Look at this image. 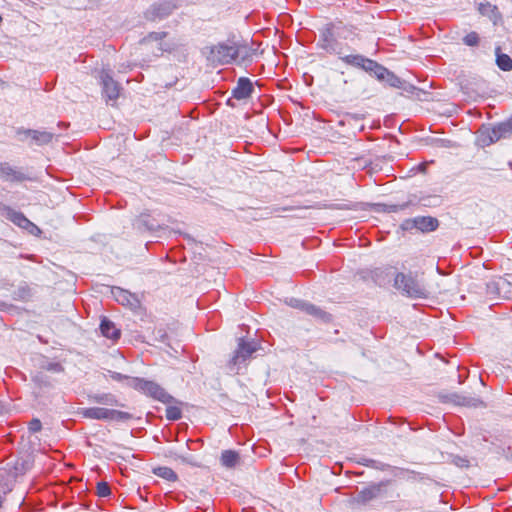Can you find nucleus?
<instances>
[{"label": "nucleus", "instance_id": "nucleus-1", "mask_svg": "<svg viewBox=\"0 0 512 512\" xmlns=\"http://www.w3.org/2000/svg\"><path fill=\"white\" fill-rule=\"evenodd\" d=\"M77 413L83 418L95 420L121 422L131 419V414L128 412L103 407L81 408Z\"/></svg>", "mask_w": 512, "mask_h": 512}, {"label": "nucleus", "instance_id": "nucleus-2", "mask_svg": "<svg viewBox=\"0 0 512 512\" xmlns=\"http://www.w3.org/2000/svg\"><path fill=\"white\" fill-rule=\"evenodd\" d=\"M0 215L19 228L26 230L31 235L39 236L42 232L41 229L31 222L22 212L16 211L10 206L0 205Z\"/></svg>", "mask_w": 512, "mask_h": 512}, {"label": "nucleus", "instance_id": "nucleus-3", "mask_svg": "<svg viewBox=\"0 0 512 512\" xmlns=\"http://www.w3.org/2000/svg\"><path fill=\"white\" fill-rule=\"evenodd\" d=\"M133 387L163 403H169L172 400V397L160 385L153 381L134 378Z\"/></svg>", "mask_w": 512, "mask_h": 512}, {"label": "nucleus", "instance_id": "nucleus-4", "mask_svg": "<svg viewBox=\"0 0 512 512\" xmlns=\"http://www.w3.org/2000/svg\"><path fill=\"white\" fill-rule=\"evenodd\" d=\"M395 287L411 297L420 298L426 295L424 287L412 276L398 273L394 280Z\"/></svg>", "mask_w": 512, "mask_h": 512}, {"label": "nucleus", "instance_id": "nucleus-5", "mask_svg": "<svg viewBox=\"0 0 512 512\" xmlns=\"http://www.w3.org/2000/svg\"><path fill=\"white\" fill-rule=\"evenodd\" d=\"M340 57V59L348 64V65H352V66H355V67H361L365 70H373L374 68L376 69V73L378 75L379 78H383L384 77V74L387 73V70L378 65L375 61L373 60H370V59H366L365 57H363L362 55H346V56H342L341 55H338Z\"/></svg>", "mask_w": 512, "mask_h": 512}, {"label": "nucleus", "instance_id": "nucleus-6", "mask_svg": "<svg viewBox=\"0 0 512 512\" xmlns=\"http://www.w3.org/2000/svg\"><path fill=\"white\" fill-rule=\"evenodd\" d=\"M238 48L234 45L219 44L211 49L213 61L229 64L238 57Z\"/></svg>", "mask_w": 512, "mask_h": 512}, {"label": "nucleus", "instance_id": "nucleus-7", "mask_svg": "<svg viewBox=\"0 0 512 512\" xmlns=\"http://www.w3.org/2000/svg\"><path fill=\"white\" fill-rule=\"evenodd\" d=\"M100 80L104 97L110 101H115L118 99L121 87L118 82L112 78L110 73L102 70L100 74Z\"/></svg>", "mask_w": 512, "mask_h": 512}, {"label": "nucleus", "instance_id": "nucleus-8", "mask_svg": "<svg viewBox=\"0 0 512 512\" xmlns=\"http://www.w3.org/2000/svg\"><path fill=\"white\" fill-rule=\"evenodd\" d=\"M318 45L329 54L341 55V47L329 28L322 32Z\"/></svg>", "mask_w": 512, "mask_h": 512}, {"label": "nucleus", "instance_id": "nucleus-9", "mask_svg": "<svg viewBox=\"0 0 512 512\" xmlns=\"http://www.w3.org/2000/svg\"><path fill=\"white\" fill-rule=\"evenodd\" d=\"M512 134V119L505 122H501L487 131L489 138L488 144L499 141L502 138H506Z\"/></svg>", "mask_w": 512, "mask_h": 512}, {"label": "nucleus", "instance_id": "nucleus-10", "mask_svg": "<svg viewBox=\"0 0 512 512\" xmlns=\"http://www.w3.org/2000/svg\"><path fill=\"white\" fill-rule=\"evenodd\" d=\"M254 91L253 84L250 79L241 77L235 88L232 90V96L237 100L249 98Z\"/></svg>", "mask_w": 512, "mask_h": 512}, {"label": "nucleus", "instance_id": "nucleus-11", "mask_svg": "<svg viewBox=\"0 0 512 512\" xmlns=\"http://www.w3.org/2000/svg\"><path fill=\"white\" fill-rule=\"evenodd\" d=\"M256 350H257V347L254 342H246L243 339H240L238 348H237L235 355L232 359L233 363L238 364L241 361H245Z\"/></svg>", "mask_w": 512, "mask_h": 512}, {"label": "nucleus", "instance_id": "nucleus-12", "mask_svg": "<svg viewBox=\"0 0 512 512\" xmlns=\"http://www.w3.org/2000/svg\"><path fill=\"white\" fill-rule=\"evenodd\" d=\"M0 179L10 182H20L26 176L8 163H0Z\"/></svg>", "mask_w": 512, "mask_h": 512}, {"label": "nucleus", "instance_id": "nucleus-13", "mask_svg": "<svg viewBox=\"0 0 512 512\" xmlns=\"http://www.w3.org/2000/svg\"><path fill=\"white\" fill-rule=\"evenodd\" d=\"M100 330L103 336L112 340H117L121 334L115 324L106 317L101 321Z\"/></svg>", "mask_w": 512, "mask_h": 512}, {"label": "nucleus", "instance_id": "nucleus-14", "mask_svg": "<svg viewBox=\"0 0 512 512\" xmlns=\"http://www.w3.org/2000/svg\"><path fill=\"white\" fill-rule=\"evenodd\" d=\"M222 466L226 468H234L239 464V454L234 450H224L220 458Z\"/></svg>", "mask_w": 512, "mask_h": 512}, {"label": "nucleus", "instance_id": "nucleus-15", "mask_svg": "<svg viewBox=\"0 0 512 512\" xmlns=\"http://www.w3.org/2000/svg\"><path fill=\"white\" fill-rule=\"evenodd\" d=\"M416 224L417 230L429 232L438 227V220L433 217H416Z\"/></svg>", "mask_w": 512, "mask_h": 512}, {"label": "nucleus", "instance_id": "nucleus-16", "mask_svg": "<svg viewBox=\"0 0 512 512\" xmlns=\"http://www.w3.org/2000/svg\"><path fill=\"white\" fill-rule=\"evenodd\" d=\"M25 133L30 136L36 144L43 145L51 142L53 139V133L47 131H38V130H27Z\"/></svg>", "mask_w": 512, "mask_h": 512}, {"label": "nucleus", "instance_id": "nucleus-17", "mask_svg": "<svg viewBox=\"0 0 512 512\" xmlns=\"http://www.w3.org/2000/svg\"><path fill=\"white\" fill-rule=\"evenodd\" d=\"M113 294L116 301L124 306H134L137 302V299L132 294L123 289L117 288L113 291Z\"/></svg>", "mask_w": 512, "mask_h": 512}, {"label": "nucleus", "instance_id": "nucleus-18", "mask_svg": "<svg viewBox=\"0 0 512 512\" xmlns=\"http://www.w3.org/2000/svg\"><path fill=\"white\" fill-rule=\"evenodd\" d=\"M303 312L323 321H329L331 318L328 313L308 302L306 306H304Z\"/></svg>", "mask_w": 512, "mask_h": 512}, {"label": "nucleus", "instance_id": "nucleus-19", "mask_svg": "<svg viewBox=\"0 0 512 512\" xmlns=\"http://www.w3.org/2000/svg\"><path fill=\"white\" fill-rule=\"evenodd\" d=\"M33 292L32 288L24 283L21 284L14 292H13V299L19 300V301H28L32 298Z\"/></svg>", "mask_w": 512, "mask_h": 512}, {"label": "nucleus", "instance_id": "nucleus-20", "mask_svg": "<svg viewBox=\"0 0 512 512\" xmlns=\"http://www.w3.org/2000/svg\"><path fill=\"white\" fill-rule=\"evenodd\" d=\"M153 473L160 478H163L165 480L172 481V482H174L178 479V476L175 473V471L166 466L154 468Z\"/></svg>", "mask_w": 512, "mask_h": 512}, {"label": "nucleus", "instance_id": "nucleus-21", "mask_svg": "<svg viewBox=\"0 0 512 512\" xmlns=\"http://www.w3.org/2000/svg\"><path fill=\"white\" fill-rule=\"evenodd\" d=\"M497 65L503 71L512 70V58L507 54H497Z\"/></svg>", "mask_w": 512, "mask_h": 512}, {"label": "nucleus", "instance_id": "nucleus-22", "mask_svg": "<svg viewBox=\"0 0 512 512\" xmlns=\"http://www.w3.org/2000/svg\"><path fill=\"white\" fill-rule=\"evenodd\" d=\"M182 416V412H181V409L176 407V406H169L167 407L166 409V417L168 420H172V421H175V420H178L180 419Z\"/></svg>", "mask_w": 512, "mask_h": 512}, {"label": "nucleus", "instance_id": "nucleus-23", "mask_svg": "<svg viewBox=\"0 0 512 512\" xmlns=\"http://www.w3.org/2000/svg\"><path fill=\"white\" fill-rule=\"evenodd\" d=\"M97 495L100 497H107L111 494V489L106 482H99L96 487Z\"/></svg>", "mask_w": 512, "mask_h": 512}, {"label": "nucleus", "instance_id": "nucleus-24", "mask_svg": "<svg viewBox=\"0 0 512 512\" xmlns=\"http://www.w3.org/2000/svg\"><path fill=\"white\" fill-rule=\"evenodd\" d=\"M464 43L468 46H476L479 43V36L476 32H470L464 37Z\"/></svg>", "mask_w": 512, "mask_h": 512}, {"label": "nucleus", "instance_id": "nucleus-25", "mask_svg": "<svg viewBox=\"0 0 512 512\" xmlns=\"http://www.w3.org/2000/svg\"><path fill=\"white\" fill-rule=\"evenodd\" d=\"M28 429L31 433H37L42 429V423L38 418H33L29 424Z\"/></svg>", "mask_w": 512, "mask_h": 512}, {"label": "nucleus", "instance_id": "nucleus-26", "mask_svg": "<svg viewBox=\"0 0 512 512\" xmlns=\"http://www.w3.org/2000/svg\"><path fill=\"white\" fill-rule=\"evenodd\" d=\"M45 369H46V370H48V371L56 372V373H60V372H63V371H64L63 366H62L59 362H51V363H48V364L45 366Z\"/></svg>", "mask_w": 512, "mask_h": 512}, {"label": "nucleus", "instance_id": "nucleus-27", "mask_svg": "<svg viewBox=\"0 0 512 512\" xmlns=\"http://www.w3.org/2000/svg\"><path fill=\"white\" fill-rule=\"evenodd\" d=\"M401 227H402L403 230L417 229L416 218L405 220L402 223Z\"/></svg>", "mask_w": 512, "mask_h": 512}, {"label": "nucleus", "instance_id": "nucleus-28", "mask_svg": "<svg viewBox=\"0 0 512 512\" xmlns=\"http://www.w3.org/2000/svg\"><path fill=\"white\" fill-rule=\"evenodd\" d=\"M307 302L299 300V299H290L289 305L293 308L299 309L303 311L304 306H306Z\"/></svg>", "mask_w": 512, "mask_h": 512}, {"label": "nucleus", "instance_id": "nucleus-29", "mask_svg": "<svg viewBox=\"0 0 512 512\" xmlns=\"http://www.w3.org/2000/svg\"><path fill=\"white\" fill-rule=\"evenodd\" d=\"M166 36L165 32H153L150 33L147 37L148 40H160Z\"/></svg>", "mask_w": 512, "mask_h": 512}, {"label": "nucleus", "instance_id": "nucleus-30", "mask_svg": "<svg viewBox=\"0 0 512 512\" xmlns=\"http://www.w3.org/2000/svg\"><path fill=\"white\" fill-rule=\"evenodd\" d=\"M93 400L98 403H112V401L109 400V397L107 395L94 396Z\"/></svg>", "mask_w": 512, "mask_h": 512}, {"label": "nucleus", "instance_id": "nucleus-31", "mask_svg": "<svg viewBox=\"0 0 512 512\" xmlns=\"http://www.w3.org/2000/svg\"><path fill=\"white\" fill-rule=\"evenodd\" d=\"M427 165H428L427 162L420 163V164L416 165L415 167H413L412 171L424 173V172H426Z\"/></svg>", "mask_w": 512, "mask_h": 512}, {"label": "nucleus", "instance_id": "nucleus-32", "mask_svg": "<svg viewBox=\"0 0 512 512\" xmlns=\"http://www.w3.org/2000/svg\"><path fill=\"white\" fill-rule=\"evenodd\" d=\"M485 8L491 9V8H492V6H491L490 4H487V5H481V6H480V11H481L482 13H484V9H485Z\"/></svg>", "mask_w": 512, "mask_h": 512}, {"label": "nucleus", "instance_id": "nucleus-33", "mask_svg": "<svg viewBox=\"0 0 512 512\" xmlns=\"http://www.w3.org/2000/svg\"><path fill=\"white\" fill-rule=\"evenodd\" d=\"M168 13H169V11H167V12H165V13H157V15H159V16H163V15H166V14H168Z\"/></svg>", "mask_w": 512, "mask_h": 512}, {"label": "nucleus", "instance_id": "nucleus-34", "mask_svg": "<svg viewBox=\"0 0 512 512\" xmlns=\"http://www.w3.org/2000/svg\"><path fill=\"white\" fill-rule=\"evenodd\" d=\"M35 381L39 382L40 381V376H36L35 377Z\"/></svg>", "mask_w": 512, "mask_h": 512}, {"label": "nucleus", "instance_id": "nucleus-35", "mask_svg": "<svg viewBox=\"0 0 512 512\" xmlns=\"http://www.w3.org/2000/svg\"><path fill=\"white\" fill-rule=\"evenodd\" d=\"M399 207H400V209H404V207H406V205H401Z\"/></svg>", "mask_w": 512, "mask_h": 512}]
</instances>
